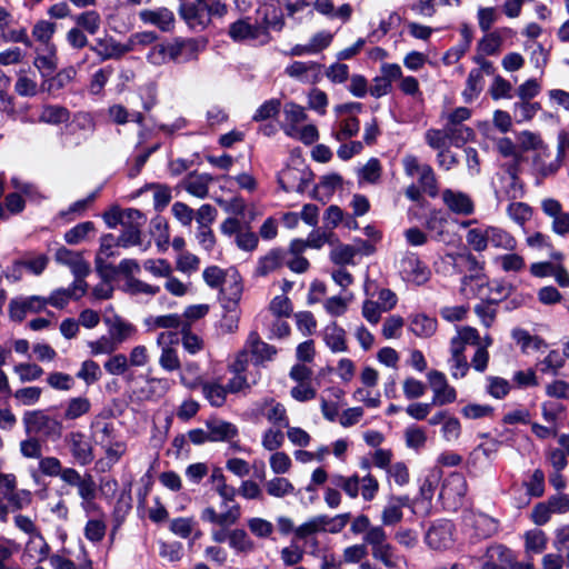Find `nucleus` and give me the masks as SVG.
<instances>
[{
	"instance_id": "f257e3e1",
	"label": "nucleus",
	"mask_w": 569,
	"mask_h": 569,
	"mask_svg": "<svg viewBox=\"0 0 569 569\" xmlns=\"http://www.w3.org/2000/svg\"><path fill=\"white\" fill-rule=\"evenodd\" d=\"M229 8L222 0H194V2H181L179 16L189 28L202 31L209 27L212 18H223Z\"/></svg>"
},
{
	"instance_id": "f03ea898",
	"label": "nucleus",
	"mask_w": 569,
	"mask_h": 569,
	"mask_svg": "<svg viewBox=\"0 0 569 569\" xmlns=\"http://www.w3.org/2000/svg\"><path fill=\"white\" fill-rule=\"evenodd\" d=\"M566 150L569 151V133L562 131L558 136L557 153L553 156L547 146L539 149L532 157L533 173L541 178L553 176L561 167Z\"/></svg>"
},
{
	"instance_id": "7ed1b4c3",
	"label": "nucleus",
	"mask_w": 569,
	"mask_h": 569,
	"mask_svg": "<svg viewBox=\"0 0 569 569\" xmlns=\"http://www.w3.org/2000/svg\"><path fill=\"white\" fill-rule=\"evenodd\" d=\"M28 433H36L47 439L58 440L63 432L62 420L49 416L44 410L27 411L22 418Z\"/></svg>"
},
{
	"instance_id": "20e7f679",
	"label": "nucleus",
	"mask_w": 569,
	"mask_h": 569,
	"mask_svg": "<svg viewBox=\"0 0 569 569\" xmlns=\"http://www.w3.org/2000/svg\"><path fill=\"white\" fill-rule=\"evenodd\" d=\"M220 230L224 236L234 237L237 247L244 251H252L258 246V237L248 227L243 226L237 218L226 219Z\"/></svg>"
},
{
	"instance_id": "39448f33",
	"label": "nucleus",
	"mask_w": 569,
	"mask_h": 569,
	"mask_svg": "<svg viewBox=\"0 0 569 569\" xmlns=\"http://www.w3.org/2000/svg\"><path fill=\"white\" fill-rule=\"evenodd\" d=\"M402 279L416 286H422L429 281L431 270L423 263L416 253L407 252L400 260L399 266Z\"/></svg>"
},
{
	"instance_id": "423d86ee",
	"label": "nucleus",
	"mask_w": 569,
	"mask_h": 569,
	"mask_svg": "<svg viewBox=\"0 0 569 569\" xmlns=\"http://www.w3.org/2000/svg\"><path fill=\"white\" fill-rule=\"evenodd\" d=\"M274 26L276 24H272V27ZM269 27H271V23L268 21H266L264 24H260L252 22L251 19L247 17L230 23L228 28V36L234 42L257 40L259 37L268 33Z\"/></svg>"
},
{
	"instance_id": "0eeeda50",
	"label": "nucleus",
	"mask_w": 569,
	"mask_h": 569,
	"mask_svg": "<svg viewBox=\"0 0 569 569\" xmlns=\"http://www.w3.org/2000/svg\"><path fill=\"white\" fill-rule=\"evenodd\" d=\"M465 523L471 531L472 542L488 539L498 531V521L482 512H469L465 517Z\"/></svg>"
},
{
	"instance_id": "6e6552de",
	"label": "nucleus",
	"mask_w": 569,
	"mask_h": 569,
	"mask_svg": "<svg viewBox=\"0 0 569 569\" xmlns=\"http://www.w3.org/2000/svg\"><path fill=\"white\" fill-rule=\"evenodd\" d=\"M254 417H264L271 425L284 428L289 425V418L284 406L273 398H264L257 401L252 408Z\"/></svg>"
},
{
	"instance_id": "1a4fd4ad",
	"label": "nucleus",
	"mask_w": 569,
	"mask_h": 569,
	"mask_svg": "<svg viewBox=\"0 0 569 569\" xmlns=\"http://www.w3.org/2000/svg\"><path fill=\"white\" fill-rule=\"evenodd\" d=\"M312 173L305 169L288 167L278 176V183L286 192L303 193L311 182Z\"/></svg>"
},
{
	"instance_id": "9d476101",
	"label": "nucleus",
	"mask_w": 569,
	"mask_h": 569,
	"mask_svg": "<svg viewBox=\"0 0 569 569\" xmlns=\"http://www.w3.org/2000/svg\"><path fill=\"white\" fill-rule=\"evenodd\" d=\"M543 213L551 220V229L556 234L566 236L569 233V212L562 209L561 203L552 198L541 201Z\"/></svg>"
},
{
	"instance_id": "9b49d317",
	"label": "nucleus",
	"mask_w": 569,
	"mask_h": 569,
	"mask_svg": "<svg viewBox=\"0 0 569 569\" xmlns=\"http://www.w3.org/2000/svg\"><path fill=\"white\" fill-rule=\"evenodd\" d=\"M425 541L435 550L450 548L453 545V525L447 520L433 523L428 529Z\"/></svg>"
},
{
	"instance_id": "f8f14e48",
	"label": "nucleus",
	"mask_w": 569,
	"mask_h": 569,
	"mask_svg": "<svg viewBox=\"0 0 569 569\" xmlns=\"http://www.w3.org/2000/svg\"><path fill=\"white\" fill-rule=\"evenodd\" d=\"M428 378L433 391L432 405L445 406L456 400V390L448 385L442 372L432 370L429 372Z\"/></svg>"
},
{
	"instance_id": "ddd939ff",
	"label": "nucleus",
	"mask_w": 569,
	"mask_h": 569,
	"mask_svg": "<svg viewBox=\"0 0 569 569\" xmlns=\"http://www.w3.org/2000/svg\"><path fill=\"white\" fill-rule=\"evenodd\" d=\"M46 306V298L40 296L14 298L9 303V317L20 322L24 319L27 312H40Z\"/></svg>"
},
{
	"instance_id": "4468645a",
	"label": "nucleus",
	"mask_w": 569,
	"mask_h": 569,
	"mask_svg": "<svg viewBox=\"0 0 569 569\" xmlns=\"http://www.w3.org/2000/svg\"><path fill=\"white\" fill-rule=\"evenodd\" d=\"M441 198L447 208L456 214L470 216L475 211L472 199L462 191L445 189L441 193Z\"/></svg>"
},
{
	"instance_id": "2eb2a0df",
	"label": "nucleus",
	"mask_w": 569,
	"mask_h": 569,
	"mask_svg": "<svg viewBox=\"0 0 569 569\" xmlns=\"http://www.w3.org/2000/svg\"><path fill=\"white\" fill-rule=\"evenodd\" d=\"M66 442L72 457L81 466H87L93 460L92 447L80 431H72L66 436Z\"/></svg>"
},
{
	"instance_id": "dca6fc26",
	"label": "nucleus",
	"mask_w": 569,
	"mask_h": 569,
	"mask_svg": "<svg viewBox=\"0 0 569 569\" xmlns=\"http://www.w3.org/2000/svg\"><path fill=\"white\" fill-rule=\"evenodd\" d=\"M147 59L153 66H162L170 61L180 62L178 38L172 42L153 46L148 52Z\"/></svg>"
},
{
	"instance_id": "f3484780",
	"label": "nucleus",
	"mask_w": 569,
	"mask_h": 569,
	"mask_svg": "<svg viewBox=\"0 0 569 569\" xmlns=\"http://www.w3.org/2000/svg\"><path fill=\"white\" fill-rule=\"evenodd\" d=\"M54 258L58 263L68 266L74 277L88 276L90 272V266L80 252L61 247L57 250Z\"/></svg>"
},
{
	"instance_id": "a211bd4d",
	"label": "nucleus",
	"mask_w": 569,
	"mask_h": 569,
	"mask_svg": "<svg viewBox=\"0 0 569 569\" xmlns=\"http://www.w3.org/2000/svg\"><path fill=\"white\" fill-rule=\"evenodd\" d=\"M246 347L249 349L256 365H263L266 361L272 360L277 355L276 347L262 341L256 331L249 333Z\"/></svg>"
},
{
	"instance_id": "6ab92c4d",
	"label": "nucleus",
	"mask_w": 569,
	"mask_h": 569,
	"mask_svg": "<svg viewBox=\"0 0 569 569\" xmlns=\"http://www.w3.org/2000/svg\"><path fill=\"white\" fill-rule=\"evenodd\" d=\"M146 219L139 211V217L129 219L123 223L121 234L117 238V246L122 248H129L141 243V228Z\"/></svg>"
},
{
	"instance_id": "aec40b11",
	"label": "nucleus",
	"mask_w": 569,
	"mask_h": 569,
	"mask_svg": "<svg viewBox=\"0 0 569 569\" xmlns=\"http://www.w3.org/2000/svg\"><path fill=\"white\" fill-rule=\"evenodd\" d=\"M206 427L209 431V442H230L238 436L237 426L222 419H209L206 422Z\"/></svg>"
},
{
	"instance_id": "412c9836",
	"label": "nucleus",
	"mask_w": 569,
	"mask_h": 569,
	"mask_svg": "<svg viewBox=\"0 0 569 569\" xmlns=\"http://www.w3.org/2000/svg\"><path fill=\"white\" fill-rule=\"evenodd\" d=\"M142 22L153 24L162 31H170L174 23V16L168 8L146 9L140 11Z\"/></svg>"
},
{
	"instance_id": "4be33fe9",
	"label": "nucleus",
	"mask_w": 569,
	"mask_h": 569,
	"mask_svg": "<svg viewBox=\"0 0 569 569\" xmlns=\"http://www.w3.org/2000/svg\"><path fill=\"white\" fill-rule=\"evenodd\" d=\"M287 251L280 248H273L262 256L257 263L256 273L264 277L286 263Z\"/></svg>"
},
{
	"instance_id": "5701e85b",
	"label": "nucleus",
	"mask_w": 569,
	"mask_h": 569,
	"mask_svg": "<svg viewBox=\"0 0 569 569\" xmlns=\"http://www.w3.org/2000/svg\"><path fill=\"white\" fill-rule=\"evenodd\" d=\"M499 181L500 186L496 189V197L499 202L523 197L525 189L520 178L500 176Z\"/></svg>"
},
{
	"instance_id": "b1692460",
	"label": "nucleus",
	"mask_w": 569,
	"mask_h": 569,
	"mask_svg": "<svg viewBox=\"0 0 569 569\" xmlns=\"http://www.w3.org/2000/svg\"><path fill=\"white\" fill-rule=\"evenodd\" d=\"M212 177L208 173H189L182 181L183 188L192 196L203 199L208 196Z\"/></svg>"
},
{
	"instance_id": "393cba45",
	"label": "nucleus",
	"mask_w": 569,
	"mask_h": 569,
	"mask_svg": "<svg viewBox=\"0 0 569 569\" xmlns=\"http://www.w3.org/2000/svg\"><path fill=\"white\" fill-rule=\"evenodd\" d=\"M513 31L509 28H502L487 33L478 43V49L486 56H496L500 52L503 39L512 36Z\"/></svg>"
},
{
	"instance_id": "a878e982",
	"label": "nucleus",
	"mask_w": 569,
	"mask_h": 569,
	"mask_svg": "<svg viewBox=\"0 0 569 569\" xmlns=\"http://www.w3.org/2000/svg\"><path fill=\"white\" fill-rule=\"evenodd\" d=\"M321 66L315 61H295L284 69V73L300 82H310L311 74L317 76Z\"/></svg>"
},
{
	"instance_id": "bb28decb",
	"label": "nucleus",
	"mask_w": 569,
	"mask_h": 569,
	"mask_svg": "<svg viewBox=\"0 0 569 569\" xmlns=\"http://www.w3.org/2000/svg\"><path fill=\"white\" fill-rule=\"evenodd\" d=\"M409 503L408 497H392L381 513L382 526H395L402 520V508Z\"/></svg>"
},
{
	"instance_id": "cd10ccee",
	"label": "nucleus",
	"mask_w": 569,
	"mask_h": 569,
	"mask_svg": "<svg viewBox=\"0 0 569 569\" xmlns=\"http://www.w3.org/2000/svg\"><path fill=\"white\" fill-rule=\"evenodd\" d=\"M313 7L319 13L331 19H340L342 22H347L353 11L349 3H345L336 10L332 0H316Z\"/></svg>"
},
{
	"instance_id": "c85d7f7f",
	"label": "nucleus",
	"mask_w": 569,
	"mask_h": 569,
	"mask_svg": "<svg viewBox=\"0 0 569 569\" xmlns=\"http://www.w3.org/2000/svg\"><path fill=\"white\" fill-rule=\"evenodd\" d=\"M372 557L380 561L387 569H398L400 563L406 562V558L396 552L391 543H386L371 551Z\"/></svg>"
},
{
	"instance_id": "c756f323",
	"label": "nucleus",
	"mask_w": 569,
	"mask_h": 569,
	"mask_svg": "<svg viewBox=\"0 0 569 569\" xmlns=\"http://www.w3.org/2000/svg\"><path fill=\"white\" fill-rule=\"evenodd\" d=\"M90 410L91 401L87 397L79 396L70 398L64 405L63 420H77L89 413Z\"/></svg>"
},
{
	"instance_id": "7c9ffc66",
	"label": "nucleus",
	"mask_w": 569,
	"mask_h": 569,
	"mask_svg": "<svg viewBox=\"0 0 569 569\" xmlns=\"http://www.w3.org/2000/svg\"><path fill=\"white\" fill-rule=\"evenodd\" d=\"M467 481L463 475L459 472H452L445 480L440 496L441 497H458L462 498L467 493Z\"/></svg>"
},
{
	"instance_id": "2f4dec72",
	"label": "nucleus",
	"mask_w": 569,
	"mask_h": 569,
	"mask_svg": "<svg viewBox=\"0 0 569 569\" xmlns=\"http://www.w3.org/2000/svg\"><path fill=\"white\" fill-rule=\"evenodd\" d=\"M323 339L332 352L347 351L346 332L336 322L325 328Z\"/></svg>"
},
{
	"instance_id": "473e14b6",
	"label": "nucleus",
	"mask_w": 569,
	"mask_h": 569,
	"mask_svg": "<svg viewBox=\"0 0 569 569\" xmlns=\"http://www.w3.org/2000/svg\"><path fill=\"white\" fill-rule=\"evenodd\" d=\"M409 329L420 338H429L437 330V321L426 315H415L410 318Z\"/></svg>"
},
{
	"instance_id": "72a5a7b5",
	"label": "nucleus",
	"mask_w": 569,
	"mask_h": 569,
	"mask_svg": "<svg viewBox=\"0 0 569 569\" xmlns=\"http://www.w3.org/2000/svg\"><path fill=\"white\" fill-rule=\"evenodd\" d=\"M242 286L240 281L234 278L231 282L224 281L220 290V301L222 308H238V302L241 299Z\"/></svg>"
},
{
	"instance_id": "f704fd0d",
	"label": "nucleus",
	"mask_w": 569,
	"mask_h": 569,
	"mask_svg": "<svg viewBox=\"0 0 569 569\" xmlns=\"http://www.w3.org/2000/svg\"><path fill=\"white\" fill-rule=\"evenodd\" d=\"M284 121L283 130L288 136H295L297 126L307 119L305 109L296 103H287L284 106Z\"/></svg>"
},
{
	"instance_id": "c9c22d12",
	"label": "nucleus",
	"mask_w": 569,
	"mask_h": 569,
	"mask_svg": "<svg viewBox=\"0 0 569 569\" xmlns=\"http://www.w3.org/2000/svg\"><path fill=\"white\" fill-rule=\"evenodd\" d=\"M568 357L569 352L562 353L559 350H551L545 359L537 363V367L542 373L557 376Z\"/></svg>"
},
{
	"instance_id": "e433bc0d",
	"label": "nucleus",
	"mask_w": 569,
	"mask_h": 569,
	"mask_svg": "<svg viewBox=\"0 0 569 569\" xmlns=\"http://www.w3.org/2000/svg\"><path fill=\"white\" fill-rule=\"evenodd\" d=\"M511 336L520 346L523 353H528L530 350L539 351L547 347L546 342L540 337L531 336L523 329H513Z\"/></svg>"
},
{
	"instance_id": "4c0bfd02",
	"label": "nucleus",
	"mask_w": 569,
	"mask_h": 569,
	"mask_svg": "<svg viewBox=\"0 0 569 569\" xmlns=\"http://www.w3.org/2000/svg\"><path fill=\"white\" fill-rule=\"evenodd\" d=\"M487 238L495 248L512 251L517 247L516 239L509 232L498 227H488Z\"/></svg>"
},
{
	"instance_id": "58836bf2",
	"label": "nucleus",
	"mask_w": 569,
	"mask_h": 569,
	"mask_svg": "<svg viewBox=\"0 0 569 569\" xmlns=\"http://www.w3.org/2000/svg\"><path fill=\"white\" fill-rule=\"evenodd\" d=\"M90 50L97 53L102 61L120 57L124 50L112 39H97Z\"/></svg>"
},
{
	"instance_id": "ea45409f",
	"label": "nucleus",
	"mask_w": 569,
	"mask_h": 569,
	"mask_svg": "<svg viewBox=\"0 0 569 569\" xmlns=\"http://www.w3.org/2000/svg\"><path fill=\"white\" fill-rule=\"evenodd\" d=\"M70 112L67 108L57 104H47L42 108L39 121L48 124H60L67 122Z\"/></svg>"
},
{
	"instance_id": "a19ab883",
	"label": "nucleus",
	"mask_w": 569,
	"mask_h": 569,
	"mask_svg": "<svg viewBox=\"0 0 569 569\" xmlns=\"http://www.w3.org/2000/svg\"><path fill=\"white\" fill-rule=\"evenodd\" d=\"M459 263L468 271L470 272L469 276H465L462 278V284H467L468 281L472 279H477L480 277L482 270H483V261H480L475 254L471 252H463L458 254Z\"/></svg>"
},
{
	"instance_id": "79ce46f5",
	"label": "nucleus",
	"mask_w": 569,
	"mask_h": 569,
	"mask_svg": "<svg viewBox=\"0 0 569 569\" xmlns=\"http://www.w3.org/2000/svg\"><path fill=\"white\" fill-rule=\"evenodd\" d=\"M360 129V122L356 117H348L340 120L332 128V136L337 141H345L355 137Z\"/></svg>"
},
{
	"instance_id": "37998d69",
	"label": "nucleus",
	"mask_w": 569,
	"mask_h": 569,
	"mask_svg": "<svg viewBox=\"0 0 569 569\" xmlns=\"http://www.w3.org/2000/svg\"><path fill=\"white\" fill-rule=\"evenodd\" d=\"M323 523L322 515L309 518L306 522L295 529L296 539L308 540L317 533L326 532Z\"/></svg>"
},
{
	"instance_id": "c03bdc74",
	"label": "nucleus",
	"mask_w": 569,
	"mask_h": 569,
	"mask_svg": "<svg viewBox=\"0 0 569 569\" xmlns=\"http://www.w3.org/2000/svg\"><path fill=\"white\" fill-rule=\"evenodd\" d=\"M203 397L213 407H221L226 402L228 389L217 381H207L203 385Z\"/></svg>"
},
{
	"instance_id": "a18cd8bd",
	"label": "nucleus",
	"mask_w": 569,
	"mask_h": 569,
	"mask_svg": "<svg viewBox=\"0 0 569 569\" xmlns=\"http://www.w3.org/2000/svg\"><path fill=\"white\" fill-rule=\"evenodd\" d=\"M267 493L274 498H283L295 493V486L283 477H274L264 483Z\"/></svg>"
},
{
	"instance_id": "49530a36",
	"label": "nucleus",
	"mask_w": 569,
	"mask_h": 569,
	"mask_svg": "<svg viewBox=\"0 0 569 569\" xmlns=\"http://www.w3.org/2000/svg\"><path fill=\"white\" fill-rule=\"evenodd\" d=\"M146 325L150 329H178L183 327L182 316L178 313H169L163 316H150L146 320Z\"/></svg>"
},
{
	"instance_id": "de8ad7c7",
	"label": "nucleus",
	"mask_w": 569,
	"mask_h": 569,
	"mask_svg": "<svg viewBox=\"0 0 569 569\" xmlns=\"http://www.w3.org/2000/svg\"><path fill=\"white\" fill-rule=\"evenodd\" d=\"M107 531V523L104 520V515H101L99 518L90 519L87 521L83 535L87 540L99 543L103 540Z\"/></svg>"
},
{
	"instance_id": "09e8293b",
	"label": "nucleus",
	"mask_w": 569,
	"mask_h": 569,
	"mask_svg": "<svg viewBox=\"0 0 569 569\" xmlns=\"http://www.w3.org/2000/svg\"><path fill=\"white\" fill-rule=\"evenodd\" d=\"M449 144L457 148L462 147L466 142L473 139L475 131L467 126H449L445 124Z\"/></svg>"
},
{
	"instance_id": "8fccbe9b",
	"label": "nucleus",
	"mask_w": 569,
	"mask_h": 569,
	"mask_svg": "<svg viewBox=\"0 0 569 569\" xmlns=\"http://www.w3.org/2000/svg\"><path fill=\"white\" fill-rule=\"evenodd\" d=\"M179 43V54L180 62H187L197 59L198 53L201 49L204 48L206 42L200 41L198 39L189 38L181 39L178 38Z\"/></svg>"
},
{
	"instance_id": "3c124183",
	"label": "nucleus",
	"mask_w": 569,
	"mask_h": 569,
	"mask_svg": "<svg viewBox=\"0 0 569 569\" xmlns=\"http://www.w3.org/2000/svg\"><path fill=\"white\" fill-rule=\"evenodd\" d=\"M331 482L335 487L342 489L351 499H356L359 496L360 478L358 475H352L350 477L335 475L331 478Z\"/></svg>"
},
{
	"instance_id": "603ef678",
	"label": "nucleus",
	"mask_w": 569,
	"mask_h": 569,
	"mask_svg": "<svg viewBox=\"0 0 569 569\" xmlns=\"http://www.w3.org/2000/svg\"><path fill=\"white\" fill-rule=\"evenodd\" d=\"M229 545L238 552L248 553L254 549V543L243 529L229 531Z\"/></svg>"
},
{
	"instance_id": "864d4df0",
	"label": "nucleus",
	"mask_w": 569,
	"mask_h": 569,
	"mask_svg": "<svg viewBox=\"0 0 569 569\" xmlns=\"http://www.w3.org/2000/svg\"><path fill=\"white\" fill-rule=\"evenodd\" d=\"M483 89V78L481 77L479 71L471 70L468 74L467 81H466V88L462 91V97L466 102H471L478 96Z\"/></svg>"
},
{
	"instance_id": "5fc2aeb1",
	"label": "nucleus",
	"mask_w": 569,
	"mask_h": 569,
	"mask_svg": "<svg viewBox=\"0 0 569 569\" xmlns=\"http://www.w3.org/2000/svg\"><path fill=\"white\" fill-rule=\"evenodd\" d=\"M134 217H139V210L133 208L124 210L113 209L103 214L104 222L111 229L122 226L126 221L128 222L129 219H133Z\"/></svg>"
},
{
	"instance_id": "6e6d98bb",
	"label": "nucleus",
	"mask_w": 569,
	"mask_h": 569,
	"mask_svg": "<svg viewBox=\"0 0 569 569\" xmlns=\"http://www.w3.org/2000/svg\"><path fill=\"white\" fill-rule=\"evenodd\" d=\"M134 331L136 329L131 323L116 319L109 328V336L114 342H117V346L119 347L124 341H127L134 333Z\"/></svg>"
},
{
	"instance_id": "4d7b16f0",
	"label": "nucleus",
	"mask_w": 569,
	"mask_h": 569,
	"mask_svg": "<svg viewBox=\"0 0 569 569\" xmlns=\"http://www.w3.org/2000/svg\"><path fill=\"white\" fill-rule=\"evenodd\" d=\"M124 291L130 295L156 296L160 292V287L149 284L134 277H129L124 282Z\"/></svg>"
},
{
	"instance_id": "13d9d810",
	"label": "nucleus",
	"mask_w": 569,
	"mask_h": 569,
	"mask_svg": "<svg viewBox=\"0 0 569 569\" xmlns=\"http://www.w3.org/2000/svg\"><path fill=\"white\" fill-rule=\"evenodd\" d=\"M418 176L422 191L427 192L432 198L436 197L438 194V183L431 166L423 163L422 171Z\"/></svg>"
},
{
	"instance_id": "bf43d9fd",
	"label": "nucleus",
	"mask_w": 569,
	"mask_h": 569,
	"mask_svg": "<svg viewBox=\"0 0 569 569\" xmlns=\"http://www.w3.org/2000/svg\"><path fill=\"white\" fill-rule=\"evenodd\" d=\"M76 22L78 27L82 28L90 34H96L101 26V18L97 11H84L77 16Z\"/></svg>"
},
{
	"instance_id": "052dcab7",
	"label": "nucleus",
	"mask_w": 569,
	"mask_h": 569,
	"mask_svg": "<svg viewBox=\"0 0 569 569\" xmlns=\"http://www.w3.org/2000/svg\"><path fill=\"white\" fill-rule=\"evenodd\" d=\"M14 91L20 97H34L38 93L37 81L28 77L24 71H20L14 83Z\"/></svg>"
},
{
	"instance_id": "680f3d73",
	"label": "nucleus",
	"mask_w": 569,
	"mask_h": 569,
	"mask_svg": "<svg viewBox=\"0 0 569 569\" xmlns=\"http://www.w3.org/2000/svg\"><path fill=\"white\" fill-rule=\"evenodd\" d=\"M488 227L485 229L473 228L470 229L466 234L467 243L477 252H482L487 249L489 244V239L487 238Z\"/></svg>"
},
{
	"instance_id": "e2e57ef3",
	"label": "nucleus",
	"mask_w": 569,
	"mask_h": 569,
	"mask_svg": "<svg viewBox=\"0 0 569 569\" xmlns=\"http://www.w3.org/2000/svg\"><path fill=\"white\" fill-rule=\"evenodd\" d=\"M517 142L522 151L533 150L535 153L545 147V143L538 133L527 130L517 134Z\"/></svg>"
},
{
	"instance_id": "0e129e2a",
	"label": "nucleus",
	"mask_w": 569,
	"mask_h": 569,
	"mask_svg": "<svg viewBox=\"0 0 569 569\" xmlns=\"http://www.w3.org/2000/svg\"><path fill=\"white\" fill-rule=\"evenodd\" d=\"M425 140L430 148L438 150V152L448 149L449 139L445 127L442 129H428L425 133Z\"/></svg>"
},
{
	"instance_id": "69168bd1",
	"label": "nucleus",
	"mask_w": 569,
	"mask_h": 569,
	"mask_svg": "<svg viewBox=\"0 0 569 569\" xmlns=\"http://www.w3.org/2000/svg\"><path fill=\"white\" fill-rule=\"evenodd\" d=\"M92 428L94 429L93 437L98 445H108L114 440V428L111 422L96 421L93 422Z\"/></svg>"
},
{
	"instance_id": "338daca9",
	"label": "nucleus",
	"mask_w": 569,
	"mask_h": 569,
	"mask_svg": "<svg viewBox=\"0 0 569 569\" xmlns=\"http://www.w3.org/2000/svg\"><path fill=\"white\" fill-rule=\"evenodd\" d=\"M284 441V435L281 428H269L262 435V447L268 451L278 450Z\"/></svg>"
},
{
	"instance_id": "774afa93",
	"label": "nucleus",
	"mask_w": 569,
	"mask_h": 569,
	"mask_svg": "<svg viewBox=\"0 0 569 569\" xmlns=\"http://www.w3.org/2000/svg\"><path fill=\"white\" fill-rule=\"evenodd\" d=\"M50 563L53 569H92V561L87 557L80 565H76L72 560L53 555L50 558Z\"/></svg>"
}]
</instances>
